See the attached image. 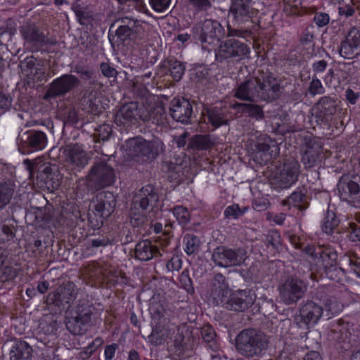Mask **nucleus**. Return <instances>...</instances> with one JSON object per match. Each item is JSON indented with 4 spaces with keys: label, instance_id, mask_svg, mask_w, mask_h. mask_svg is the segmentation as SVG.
<instances>
[{
    "label": "nucleus",
    "instance_id": "f257e3e1",
    "mask_svg": "<svg viewBox=\"0 0 360 360\" xmlns=\"http://www.w3.org/2000/svg\"><path fill=\"white\" fill-rule=\"evenodd\" d=\"M269 343L268 336L255 328L243 330L236 338L237 351L248 359L259 356L267 349Z\"/></svg>",
    "mask_w": 360,
    "mask_h": 360
},
{
    "label": "nucleus",
    "instance_id": "f03ea898",
    "mask_svg": "<svg viewBox=\"0 0 360 360\" xmlns=\"http://www.w3.org/2000/svg\"><path fill=\"white\" fill-rule=\"evenodd\" d=\"M95 310L96 308L88 295H81L72 309V316L66 321L67 330L74 335L85 333L91 324Z\"/></svg>",
    "mask_w": 360,
    "mask_h": 360
},
{
    "label": "nucleus",
    "instance_id": "7ed1b4c3",
    "mask_svg": "<svg viewBox=\"0 0 360 360\" xmlns=\"http://www.w3.org/2000/svg\"><path fill=\"white\" fill-rule=\"evenodd\" d=\"M24 164L30 176L34 177L35 173L37 174V183L41 188L53 192L60 187V175L55 165L53 166L49 162H44L40 158L32 160L26 159L24 160Z\"/></svg>",
    "mask_w": 360,
    "mask_h": 360
},
{
    "label": "nucleus",
    "instance_id": "20e7f679",
    "mask_svg": "<svg viewBox=\"0 0 360 360\" xmlns=\"http://www.w3.org/2000/svg\"><path fill=\"white\" fill-rule=\"evenodd\" d=\"M115 28L116 43L124 44L126 41L138 43L145 36L143 22L127 16L115 19L110 26V31Z\"/></svg>",
    "mask_w": 360,
    "mask_h": 360
},
{
    "label": "nucleus",
    "instance_id": "39448f33",
    "mask_svg": "<svg viewBox=\"0 0 360 360\" xmlns=\"http://www.w3.org/2000/svg\"><path fill=\"white\" fill-rule=\"evenodd\" d=\"M116 179L115 169L105 160H96L85 178L87 190L94 193L114 184Z\"/></svg>",
    "mask_w": 360,
    "mask_h": 360
},
{
    "label": "nucleus",
    "instance_id": "423d86ee",
    "mask_svg": "<svg viewBox=\"0 0 360 360\" xmlns=\"http://www.w3.org/2000/svg\"><path fill=\"white\" fill-rule=\"evenodd\" d=\"M225 30L217 20L205 19L196 23L192 27L193 39L199 42L202 49L210 50L224 37Z\"/></svg>",
    "mask_w": 360,
    "mask_h": 360
},
{
    "label": "nucleus",
    "instance_id": "0eeeda50",
    "mask_svg": "<svg viewBox=\"0 0 360 360\" xmlns=\"http://www.w3.org/2000/svg\"><path fill=\"white\" fill-rule=\"evenodd\" d=\"M93 208L88 212V224L94 230L99 229L103 220L113 212L116 201L113 194L104 192L97 194L92 202Z\"/></svg>",
    "mask_w": 360,
    "mask_h": 360
},
{
    "label": "nucleus",
    "instance_id": "6e6552de",
    "mask_svg": "<svg viewBox=\"0 0 360 360\" xmlns=\"http://www.w3.org/2000/svg\"><path fill=\"white\" fill-rule=\"evenodd\" d=\"M130 154L137 161L151 162L164 150V143L159 139L151 141L141 138H135L128 143Z\"/></svg>",
    "mask_w": 360,
    "mask_h": 360
},
{
    "label": "nucleus",
    "instance_id": "1a4fd4ad",
    "mask_svg": "<svg viewBox=\"0 0 360 360\" xmlns=\"http://www.w3.org/2000/svg\"><path fill=\"white\" fill-rule=\"evenodd\" d=\"M247 258V250L243 247L220 245L214 249L212 255L214 264L223 268L239 266Z\"/></svg>",
    "mask_w": 360,
    "mask_h": 360
},
{
    "label": "nucleus",
    "instance_id": "9d476101",
    "mask_svg": "<svg viewBox=\"0 0 360 360\" xmlns=\"http://www.w3.org/2000/svg\"><path fill=\"white\" fill-rule=\"evenodd\" d=\"M307 289L305 281L292 276H288L278 287L281 301L286 305L296 304L304 297Z\"/></svg>",
    "mask_w": 360,
    "mask_h": 360
},
{
    "label": "nucleus",
    "instance_id": "9b49d317",
    "mask_svg": "<svg viewBox=\"0 0 360 360\" xmlns=\"http://www.w3.org/2000/svg\"><path fill=\"white\" fill-rule=\"evenodd\" d=\"M20 33L25 46L32 52L41 51L44 46L56 44V39L49 38L39 26L34 22H26L20 27Z\"/></svg>",
    "mask_w": 360,
    "mask_h": 360
},
{
    "label": "nucleus",
    "instance_id": "f8f14e48",
    "mask_svg": "<svg viewBox=\"0 0 360 360\" xmlns=\"http://www.w3.org/2000/svg\"><path fill=\"white\" fill-rule=\"evenodd\" d=\"M250 49L244 42L235 38L228 39L219 44L215 57L217 61L222 63L228 59L240 61L248 58Z\"/></svg>",
    "mask_w": 360,
    "mask_h": 360
},
{
    "label": "nucleus",
    "instance_id": "ddd939ff",
    "mask_svg": "<svg viewBox=\"0 0 360 360\" xmlns=\"http://www.w3.org/2000/svg\"><path fill=\"white\" fill-rule=\"evenodd\" d=\"M299 312V315L295 316L294 322L298 328L305 330L304 333H307L321 318L323 308L314 301L307 300L301 304Z\"/></svg>",
    "mask_w": 360,
    "mask_h": 360
},
{
    "label": "nucleus",
    "instance_id": "4468645a",
    "mask_svg": "<svg viewBox=\"0 0 360 360\" xmlns=\"http://www.w3.org/2000/svg\"><path fill=\"white\" fill-rule=\"evenodd\" d=\"M255 14L252 0H231L228 18L237 27H245L252 22Z\"/></svg>",
    "mask_w": 360,
    "mask_h": 360
},
{
    "label": "nucleus",
    "instance_id": "2eb2a0df",
    "mask_svg": "<svg viewBox=\"0 0 360 360\" xmlns=\"http://www.w3.org/2000/svg\"><path fill=\"white\" fill-rule=\"evenodd\" d=\"M78 292L79 289L75 283L68 282L49 294L46 299L47 304L54 305L60 310H68Z\"/></svg>",
    "mask_w": 360,
    "mask_h": 360
},
{
    "label": "nucleus",
    "instance_id": "dca6fc26",
    "mask_svg": "<svg viewBox=\"0 0 360 360\" xmlns=\"http://www.w3.org/2000/svg\"><path fill=\"white\" fill-rule=\"evenodd\" d=\"M300 174V165L292 158L285 160L283 165L278 168L274 177L272 179V184L278 188H286L295 184Z\"/></svg>",
    "mask_w": 360,
    "mask_h": 360
},
{
    "label": "nucleus",
    "instance_id": "f3484780",
    "mask_svg": "<svg viewBox=\"0 0 360 360\" xmlns=\"http://www.w3.org/2000/svg\"><path fill=\"white\" fill-rule=\"evenodd\" d=\"M80 83L79 79L71 74H65L53 79L49 84L44 96V99H49L63 97L67 94L77 88Z\"/></svg>",
    "mask_w": 360,
    "mask_h": 360
},
{
    "label": "nucleus",
    "instance_id": "a211bd4d",
    "mask_svg": "<svg viewBox=\"0 0 360 360\" xmlns=\"http://www.w3.org/2000/svg\"><path fill=\"white\" fill-rule=\"evenodd\" d=\"M259 101L273 102L282 94V88L277 79L271 74L258 77Z\"/></svg>",
    "mask_w": 360,
    "mask_h": 360
},
{
    "label": "nucleus",
    "instance_id": "6ab92c4d",
    "mask_svg": "<svg viewBox=\"0 0 360 360\" xmlns=\"http://www.w3.org/2000/svg\"><path fill=\"white\" fill-rule=\"evenodd\" d=\"M337 189L342 200L360 203V176H353L351 179L341 177L337 184Z\"/></svg>",
    "mask_w": 360,
    "mask_h": 360
},
{
    "label": "nucleus",
    "instance_id": "aec40b11",
    "mask_svg": "<svg viewBox=\"0 0 360 360\" xmlns=\"http://www.w3.org/2000/svg\"><path fill=\"white\" fill-rule=\"evenodd\" d=\"M255 300V295L250 290H240L226 298L223 305L228 310L244 311L250 307Z\"/></svg>",
    "mask_w": 360,
    "mask_h": 360
},
{
    "label": "nucleus",
    "instance_id": "412c9836",
    "mask_svg": "<svg viewBox=\"0 0 360 360\" xmlns=\"http://www.w3.org/2000/svg\"><path fill=\"white\" fill-rule=\"evenodd\" d=\"M258 77H251L242 82L234 89L233 96L245 102H259Z\"/></svg>",
    "mask_w": 360,
    "mask_h": 360
},
{
    "label": "nucleus",
    "instance_id": "4be33fe9",
    "mask_svg": "<svg viewBox=\"0 0 360 360\" xmlns=\"http://www.w3.org/2000/svg\"><path fill=\"white\" fill-rule=\"evenodd\" d=\"M143 104L137 102H129L122 105L116 113L115 122L117 125L129 126L141 120Z\"/></svg>",
    "mask_w": 360,
    "mask_h": 360
},
{
    "label": "nucleus",
    "instance_id": "5701e85b",
    "mask_svg": "<svg viewBox=\"0 0 360 360\" xmlns=\"http://www.w3.org/2000/svg\"><path fill=\"white\" fill-rule=\"evenodd\" d=\"M67 165L75 172H80L89 162V157L81 146H68L65 150Z\"/></svg>",
    "mask_w": 360,
    "mask_h": 360
},
{
    "label": "nucleus",
    "instance_id": "b1692460",
    "mask_svg": "<svg viewBox=\"0 0 360 360\" xmlns=\"http://www.w3.org/2000/svg\"><path fill=\"white\" fill-rule=\"evenodd\" d=\"M169 112L172 117L183 124L191 122L193 106L188 100L184 98H174L169 103Z\"/></svg>",
    "mask_w": 360,
    "mask_h": 360
},
{
    "label": "nucleus",
    "instance_id": "393cba45",
    "mask_svg": "<svg viewBox=\"0 0 360 360\" xmlns=\"http://www.w3.org/2000/svg\"><path fill=\"white\" fill-rule=\"evenodd\" d=\"M338 108L337 99L330 96H325L319 98L316 103V112L314 115L316 122L319 124H326L328 117L336 113Z\"/></svg>",
    "mask_w": 360,
    "mask_h": 360
},
{
    "label": "nucleus",
    "instance_id": "a878e982",
    "mask_svg": "<svg viewBox=\"0 0 360 360\" xmlns=\"http://www.w3.org/2000/svg\"><path fill=\"white\" fill-rule=\"evenodd\" d=\"M159 195L155 187L150 184L143 186L134 197L131 207L146 211L149 207H153L158 201Z\"/></svg>",
    "mask_w": 360,
    "mask_h": 360
},
{
    "label": "nucleus",
    "instance_id": "bb28decb",
    "mask_svg": "<svg viewBox=\"0 0 360 360\" xmlns=\"http://www.w3.org/2000/svg\"><path fill=\"white\" fill-rule=\"evenodd\" d=\"M21 72L27 79L34 82H41L44 79L45 69L40 62L33 56L20 61Z\"/></svg>",
    "mask_w": 360,
    "mask_h": 360
},
{
    "label": "nucleus",
    "instance_id": "cd10ccee",
    "mask_svg": "<svg viewBox=\"0 0 360 360\" xmlns=\"http://www.w3.org/2000/svg\"><path fill=\"white\" fill-rule=\"evenodd\" d=\"M278 153V146L274 142H257L252 148V159L260 165L266 164Z\"/></svg>",
    "mask_w": 360,
    "mask_h": 360
},
{
    "label": "nucleus",
    "instance_id": "c85d7f7f",
    "mask_svg": "<svg viewBox=\"0 0 360 360\" xmlns=\"http://www.w3.org/2000/svg\"><path fill=\"white\" fill-rule=\"evenodd\" d=\"M229 292V284L225 276L221 273L216 274L212 282L210 297L212 303L220 305L224 302Z\"/></svg>",
    "mask_w": 360,
    "mask_h": 360
},
{
    "label": "nucleus",
    "instance_id": "c756f323",
    "mask_svg": "<svg viewBox=\"0 0 360 360\" xmlns=\"http://www.w3.org/2000/svg\"><path fill=\"white\" fill-rule=\"evenodd\" d=\"M79 103L88 113L98 115L103 112V107L96 91L86 89L83 91Z\"/></svg>",
    "mask_w": 360,
    "mask_h": 360
},
{
    "label": "nucleus",
    "instance_id": "7c9ffc66",
    "mask_svg": "<svg viewBox=\"0 0 360 360\" xmlns=\"http://www.w3.org/2000/svg\"><path fill=\"white\" fill-rule=\"evenodd\" d=\"M22 146L28 151L40 150L45 148L47 137L44 132L39 130H29L20 136Z\"/></svg>",
    "mask_w": 360,
    "mask_h": 360
},
{
    "label": "nucleus",
    "instance_id": "2f4dec72",
    "mask_svg": "<svg viewBox=\"0 0 360 360\" xmlns=\"http://www.w3.org/2000/svg\"><path fill=\"white\" fill-rule=\"evenodd\" d=\"M257 102H236L231 105V108L236 110L237 113L247 115L249 117L256 120H262L264 118L263 107L257 104Z\"/></svg>",
    "mask_w": 360,
    "mask_h": 360
},
{
    "label": "nucleus",
    "instance_id": "473e14b6",
    "mask_svg": "<svg viewBox=\"0 0 360 360\" xmlns=\"http://www.w3.org/2000/svg\"><path fill=\"white\" fill-rule=\"evenodd\" d=\"M160 255L158 248L147 239L139 241L134 248L135 258L142 262L149 261Z\"/></svg>",
    "mask_w": 360,
    "mask_h": 360
},
{
    "label": "nucleus",
    "instance_id": "72a5a7b5",
    "mask_svg": "<svg viewBox=\"0 0 360 360\" xmlns=\"http://www.w3.org/2000/svg\"><path fill=\"white\" fill-rule=\"evenodd\" d=\"M166 118L165 108L162 105H155L146 108L143 105L141 120L144 122H150L155 125L164 124Z\"/></svg>",
    "mask_w": 360,
    "mask_h": 360
},
{
    "label": "nucleus",
    "instance_id": "f704fd0d",
    "mask_svg": "<svg viewBox=\"0 0 360 360\" xmlns=\"http://www.w3.org/2000/svg\"><path fill=\"white\" fill-rule=\"evenodd\" d=\"M319 258L325 269L326 274L330 278L335 279L333 274L338 271L335 267L337 254L330 250H322L321 248H319Z\"/></svg>",
    "mask_w": 360,
    "mask_h": 360
},
{
    "label": "nucleus",
    "instance_id": "c9c22d12",
    "mask_svg": "<svg viewBox=\"0 0 360 360\" xmlns=\"http://www.w3.org/2000/svg\"><path fill=\"white\" fill-rule=\"evenodd\" d=\"M160 68L165 70V73L169 72L172 77L176 81H179L185 72L184 64L174 58H168L164 60L160 65Z\"/></svg>",
    "mask_w": 360,
    "mask_h": 360
},
{
    "label": "nucleus",
    "instance_id": "e433bc0d",
    "mask_svg": "<svg viewBox=\"0 0 360 360\" xmlns=\"http://www.w3.org/2000/svg\"><path fill=\"white\" fill-rule=\"evenodd\" d=\"M206 115L209 122L214 128H218L223 125H228L229 119L227 112L221 108H211L206 109Z\"/></svg>",
    "mask_w": 360,
    "mask_h": 360
},
{
    "label": "nucleus",
    "instance_id": "4c0bfd02",
    "mask_svg": "<svg viewBox=\"0 0 360 360\" xmlns=\"http://www.w3.org/2000/svg\"><path fill=\"white\" fill-rule=\"evenodd\" d=\"M171 333L168 328L162 323H156L153 327L152 333L148 335V342L153 345L158 346L163 344L170 337Z\"/></svg>",
    "mask_w": 360,
    "mask_h": 360
},
{
    "label": "nucleus",
    "instance_id": "58836bf2",
    "mask_svg": "<svg viewBox=\"0 0 360 360\" xmlns=\"http://www.w3.org/2000/svg\"><path fill=\"white\" fill-rule=\"evenodd\" d=\"M32 352V348L27 342L18 340L11 350L10 359H31Z\"/></svg>",
    "mask_w": 360,
    "mask_h": 360
},
{
    "label": "nucleus",
    "instance_id": "ea45409f",
    "mask_svg": "<svg viewBox=\"0 0 360 360\" xmlns=\"http://www.w3.org/2000/svg\"><path fill=\"white\" fill-rule=\"evenodd\" d=\"M15 188V185L12 181H0V210L10 202Z\"/></svg>",
    "mask_w": 360,
    "mask_h": 360
},
{
    "label": "nucleus",
    "instance_id": "a19ab883",
    "mask_svg": "<svg viewBox=\"0 0 360 360\" xmlns=\"http://www.w3.org/2000/svg\"><path fill=\"white\" fill-rule=\"evenodd\" d=\"M339 224L340 220L338 219L334 211L331 210L330 206H328L321 224L323 232L326 234H332L338 227Z\"/></svg>",
    "mask_w": 360,
    "mask_h": 360
},
{
    "label": "nucleus",
    "instance_id": "79ce46f5",
    "mask_svg": "<svg viewBox=\"0 0 360 360\" xmlns=\"http://www.w3.org/2000/svg\"><path fill=\"white\" fill-rule=\"evenodd\" d=\"M307 196L301 191H294L286 200L283 201V205L293 206L297 207L300 210L306 209Z\"/></svg>",
    "mask_w": 360,
    "mask_h": 360
},
{
    "label": "nucleus",
    "instance_id": "37998d69",
    "mask_svg": "<svg viewBox=\"0 0 360 360\" xmlns=\"http://www.w3.org/2000/svg\"><path fill=\"white\" fill-rule=\"evenodd\" d=\"M72 9L75 12L79 22L82 25H88L93 20V13L87 8L82 6L78 3L72 5Z\"/></svg>",
    "mask_w": 360,
    "mask_h": 360
},
{
    "label": "nucleus",
    "instance_id": "c03bdc74",
    "mask_svg": "<svg viewBox=\"0 0 360 360\" xmlns=\"http://www.w3.org/2000/svg\"><path fill=\"white\" fill-rule=\"evenodd\" d=\"M339 53L345 59H353L360 56V47L345 39L341 43Z\"/></svg>",
    "mask_w": 360,
    "mask_h": 360
},
{
    "label": "nucleus",
    "instance_id": "a18cd8bd",
    "mask_svg": "<svg viewBox=\"0 0 360 360\" xmlns=\"http://www.w3.org/2000/svg\"><path fill=\"white\" fill-rule=\"evenodd\" d=\"M200 333L203 341L206 342L208 347L212 351L218 349L217 343L216 341V333L210 325H205L201 328Z\"/></svg>",
    "mask_w": 360,
    "mask_h": 360
},
{
    "label": "nucleus",
    "instance_id": "49530a36",
    "mask_svg": "<svg viewBox=\"0 0 360 360\" xmlns=\"http://www.w3.org/2000/svg\"><path fill=\"white\" fill-rule=\"evenodd\" d=\"M195 14L207 13L212 9L215 0H186Z\"/></svg>",
    "mask_w": 360,
    "mask_h": 360
},
{
    "label": "nucleus",
    "instance_id": "de8ad7c7",
    "mask_svg": "<svg viewBox=\"0 0 360 360\" xmlns=\"http://www.w3.org/2000/svg\"><path fill=\"white\" fill-rule=\"evenodd\" d=\"M183 242L185 245L184 250L188 255L198 252L200 247V241L198 236L194 234H186L184 237Z\"/></svg>",
    "mask_w": 360,
    "mask_h": 360
},
{
    "label": "nucleus",
    "instance_id": "09e8293b",
    "mask_svg": "<svg viewBox=\"0 0 360 360\" xmlns=\"http://www.w3.org/2000/svg\"><path fill=\"white\" fill-rule=\"evenodd\" d=\"M305 151L314 155H321L323 143L319 138L307 136L304 137Z\"/></svg>",
    "mask_w": 360,
    "mask_h": 360
},
{
    "label": "nucleus",
    "instance_id": "8fccbe9b",
    "mask_svg": "<svg viewBox=\"0 0 360 360\" xmlns=\"http://www.w3.org/2000/svg\"><path fill=\"white\" fill-rule=\"evenodd\" d=\"M148 221L146 212L138 210L136 207H131L130 223L134 227H142Z\"/></svg>",
    "mask_w": 360,
    "mask_h": 360
},
{
    "label": "nucleus",
    "instance_id": "3c124183",
    "mask_svg": "<svg viewBox=\"0 0 360 360\" xmlns=\"http://www.w3.org/2000/svg\"><path fill=\"white\" fill-rule=\"evenodd\" d=\"M190 145L198 150H207L213 146L210 135H197L193 137Z\"/></svg>",
    "mask_w": 360,
    "mask_h": 360
},
{
    "label": "nucleus",
    "instance_id": "603ef678",
    "mask_svg": "<svg viewBox=\"0 0 360 360\" xmlns=\"http://www.w3.org/2000/svg\"><path fill=\"white\" fill-rule=\"evenodd\" d=\"M342 260L349 264L351 270L360 278V257L355 252H349L344 255Z\"/></svg>",
    "mask_w": 360,
    "mask_h": 360
},
{
    "label": "nucleus",
    "instance_id": "864d4df0",
    "mask_svg": "<svg viewBox=\"0 0 360 360\" xmlns=\"http://www.w3.org/2000/svg\"><path fill=\"white\" fill-rule=\"evenodd\" d=\"M112 134V126L108 124H103L95 129L94 139L96 142L105 141L109 139Z\"/></svg>",
    "mask_w": 360,
    "mask_h": 360
},
{
    "label": "nucleus",
    "instance_id": "5fc2aeb1",
    "mask_svg": "<svg viewBox=\"0 0 360 360\" xmlns=\"http://www.w3.org/2000/svg\"><path fill=\"white\" fill-rule=\"evenodd\" d=\"M314 27L313 25H307L302 32L300 38V44L303 46H314Z\"/></svg>",
    "mask_w": 360,
    "mask_h": 360
},
{
    "label": "nucleus",
    "instance_id": "6e6d98bb",
    "mask_svg": "<svg viewBox=\"0 0 360 360\" xmlns=\"http://www.w3.org/2000/svg\"><path fill=\"white\" fill-rule=\"evenodd\" d=\"M149 310L153 320L156 321V323H163L165 322L166 311L162 304L158 302L152 303Z\"/></svg>",
    "mask_w": 360,
    "mask_h": 360
},
{
    "label": "nucleus",
    "instance_id": "4d7b16f0",
    "mask_svg": "<svg viewBox=\"0 0 360 360\" xmlns=\"http://www.w3.org/2000/svg\"><path fill=\"white\" fill-rule=\"evenodd\" d=\"M172 212L178 222L181 225H186L190 220V214L186 207L178 205L172 209Z\"/></svg>",
    "mask_w": 360,
    "mask_h": 360
},
{
    "label": "nucleus",
    "instance_id": "13d9d810",
    "mask_svg": "<svg viewBox=\"0 0 360 360\" xmlns=\"http://www.w3.org/2000/svg\"><path fill=\"white\" fill-rule=\"evenodd\" d=\"M307 91L311 96L324 94L325 88L316 75H313L312 79L309 82Z\"/></svg>",
    "mask_w": 360,
    "mask_h": 360
},
{
    "label": "nucleus",
    "instance_id": "bf43d9fd",
    "mask_svg": "<svg viewBox=\"0 0 360 360\" xmlns=\"http://www.w3.org/2000/svg\"><path fill=\"white\" fill-rule=\"evenodd\" d=\"M180 169V166L172 161H163L161 169L163 172L169 174L168 178L176 179Z\"/></svg>",
    "mask_w": 360,
    "mask_h": 360
},
{
    "label": "nucleus",
    "instance_id": "052dcab7",
    "mask_svg": "<svg viewBox=\"0 0 360 360\" xmlns=\"http://www.w3.org/2000/svg\"><path fill=\"white\" fill-rule=\"evenodd\" d=\"M321 157L318 155H314L313 153H310L309 152H307L304 150L301 161L304 165L305 168H311L315 166L319 161H320Z\"/></svg>",
    "mask_w": 360,
    "mask_h": 360
},
{
    "label": "nucleus",
    "instance_id": "680f3d73",
    "mask_svg": "<svg viewBox=\"0 0 360 360\" xmlns=\"http://www.w3.org/2000/svg\"><path fill=\"white\" fill-rule=\"evenodd\" d=\"M179 281L181 286L188 292L193 293L194 292V287L193 285V281L189 276V272L188 269H184L181 275L179 276Z\"/></svg>",
    "mask_w": 360,
    "mask_h": 360
},
{
    "label": "nucleus",
    "instance_id": "e2e57ef3",
    "mask_svg": "<svg viewBox=\"0 0 360 360\" xmlns=\"http://www.w3.org/2000/svg\"><path fill=\"white\" fill-rule=\"evenodd\" d=\"M266 245H271L274 250L278 251L281 247V238L278 232L273 231L266 236Z\"/></svg>",
    "mask_w": 360,
    "mask_h": 360
},
{
    "label": "nucleus",
    "instance_id": "0e129e2a",
    "mask_svg": "<svg viewBox=\"0 0 360 360\" xmlns=\"http://www.w3.org/2000/svg\"><path fill=\"white\" fill-rule=\"evenodd\" d=\"M100 70L102 75L107 78H116L118 75V71L108 62L101 63Z\"/></svg>",
    "mask_w": 360,
    "mask_h": 360
},
{
    "label": "nucleus",
    "instance_id": "69168bd1",
    "mask_svg": "<svg viewBox=\"0 0 360 360\" xmlns=\"http://www.w3.org/2000/svg\"><path fill=\"white\" fill-rule=\"evenodd\" d=\"M345 39L360 47V26H355L350 29Z\"/></svg>",
    "mask_w": 360,
    "mask_h": 360
},
{
    "label": "nucleus",
    "instance_id": "338daca9",
    "mask_svg": "<svg viewBox=\"0 0 360 360\" xmlns=\"http://www.w3.org/2000/svg\"><path fill=\"white\" fill-rule=\"evenodd\" d=\"M240 28L232 27L229 24L227 25V37H245L250 36L251 32L247 29H243V27H239Z\"/></svg>",
    "mask_w": 360,
    "mask_h": 360
},
{
    "label": "nucleus",
    "instance_id": "774afa93",
    "mask_svg": "<svg viewBox=\"0 0 360 360\" xmlns=\"http://www.w3.org/2000/svg\"><path fill=\"white\" fill-rule=\"evenodd\" d=\"M246 208H244V210H242L238 205H233L231 206H229L224 211V216L226 218H234L236 219L240 216H242L245 212Z\"/></svg>",
    "mask_w": 360,
    "mask_h": 360
}]
</instances>
